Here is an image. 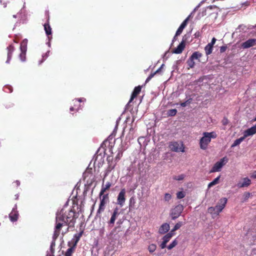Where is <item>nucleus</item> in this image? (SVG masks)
Listing matches in <instances>:
<instances>
[{"mask_svg":"<svg viewBox=\"0 0 256 256\" xmlns=\"http://www.w3.org/2000/svg\"><path fill=\"white\" fill-rule=\"evenodd\" d=\"M217 134L214 132H204L202 134V136L200 140V146L201 149L205 150L207 148L212 138H215Z\"/></svg>","mask_w":256,"mask_h":256,"instance_id":"nucleus-2","label":"nucleus"},{"mask_svg":"<svg viewBox=\"0 0 256 256\" xmlns=\"http://www.w3.org/2000/svg\"><path fill=\"white\" fill-rule=\"evenodd\" d=\"M26 52H23V50H21V53L20 54V58L22 62H24L26 60Z\"/></svg>","mask_w":256,"mask_h":256,"instance_id":"nucleus-34","label":"nucleus"},{"mask_svg":"<svg viewBox=\"0 0 256 256\" xmlns=\"http://www.w3.org/2000/svg\"><path fill=\"white\" fill-rule=\"evenodd\" d=\"M183 224V223L182 222H178L174 226V228L170 231V232H172L173 233H174V231H176V230L179 229L181 226H182Z\"/></svg>","mask_w":256,"mask_h":256,"instance_id":"nucleus-29","label":"nucleus"},{"mask_svg":"<svg viewBox=\"0 0 256 256\" xmlns=\"http://www.w3.org/2000/svg\"><path fill=\"white\" fill-rule=\"evenodd\" d=\"M28 40L25 39L23 40L20 45V50H23V52L26 51V45H27Z\"/></svg>","mask_w":256,"mask_h":256,"instance_id":"nucleus-21","label":"nucleus"},{"mask_svg":"<svg viewBox=\"0 0 256 256\" xmlns=\"http://www.w3.org/2000/svg\"><path fill=\"white\" fill-rule=\"evenodd\" d=\"M74 251V248L71 247L69 248H68L66 252V256H72V254L73 253Z\"/></svg>","mask_w":256,"mask_h":256,"instance_id":"nucleus-30","label":"nucleus"},{"mask_svg":"<svg viewBox=\"0 0 256 256\" xmlns=\"http://www.w3.org/2000/svg\"><path fill=\"white\" fill-rule=\"evenodd\" d=\"M169 148L174 152H184V148L182 142H172L168 144Z\"/></svg>","mask_w":256,"mask_h":256,"instance_id":"nucleus-3","label":"nucleus"},{"mask_svg":"<svg viewBox=\"0 0 256 256\" xmlns=\"http://www.w3.org/2000/svg\"><path fill=\"white\" fill-rule=\"evenodd\" d=\"M141 90V87L140 86H136L134 88V90L132 94L130 99L129 102H132V100L135 98L137 95L140 93Z\"/></svg>","mask_w":256,"mask_h":256,"instance_id":"nucleus-16","label":"nucleus"},{"mask_svg":"<svg viewBox=\"0 0 256 256\" xmlns=\"http://www.w3.org/2000/svg\"><path fill=\"white\" fill-rule=\"evenodd\" d=\"M255 133H256V126H253L244 132L243 137L246 138L248 136H252Z\"/></svg>","mask_w":256,"mask_h":256,"instance_id":"nucleus-11","label":"nucleus"},{"mask_svg":"<svg viewBox=\"0 0 256 256\" xmlns=\"http://www.w3.org/2000/svg\"><path fill=\"white\" fill-rule=\"evenodd\" d=\"M228 162V158L226 156L221 158L220 161L216 162L214 164L212 170H210V172H214L220 171L222 166H224Z\"/></svg>","mask_w":256,"mask_h":256,"instance_id":"nucleus-4","label":"nucleus"},{"mask_svg":"<svg viewBox=\"0 0 256 256\" xmlns=\"http://www.w3.org/2000/svg\"><path fill=\"white\" fill-rule=\"evenodd\" d=\"M68 230V228H66L65 231L62 230V234H64V233L66 232Z\"/></svg>","mask_w":256,"mask_h":256,"instance_id":"nucleus-47","label":"nucleus"},{"mask_svg":"<svg viewBox=\"0 0 256 256\" xmlns=\"http://www.w3.org/2000/svg\"><path fill=\"white\" fill-rule=\"evenodd\" d=\"M184 210V207L182 204L176 206L171 210V216L172 219L174 220L178 218Z\"/></svg>","mask_w":256,"mask_h":256,"instance_id":"nucleus-7","label":"nucleus"},{"mask_svg":"<svg viewBox=\"0 0 256 256\" xmlns=\"http://www.w3.org/2000/svg\"><path fill=\"white\" fill-rule=\"evenodd\" d=\"M208 213L212 215V217H214L215 216H216L215 207H210L208 210Z\"/></svg>","mask_w":256,"mask_h":256,"instance_id":"nucleus-26","label":"nucleus"},{"mask_svg":"<svg viewBox=\"0 0 256 256\" xmlns=\"http://www.w3.org/2000/svg\"><path fill=\"white\" fill-rule=\"evenodd\" d=\"M79 240V238H76V242H75V244H76L78 242V241Z\"/></svg>","mask_w":256,"mask_h":256,"instance_id":"nucleus-49","label":"nucleus"},{"mask_svg":"<svg viewBox=\"0 0 256 256\" xmlns=\"http://www.w3.org/2000/svg\"><path fill=\"white\" fill-rule=\"evenodd\" d=\"M251 184V180L248 178H242L237 184V186L239 188L248 187Z\"/></svg>","mask_w":256,"mask_h":256,"instance_id":"nucleus-10","label":"nucleus"},{"mask_svg":"<svg viewBox=\"0 0 256 256\" xmlns=\"http://www.w3.org/2000/svg\"><path fill=\"white\" fill-rule=\"evenodd\" d=\"M185 47V44L184 41L182 42L173 51V53L179 54L182 52Z\"/></svg>","mask_w":256,"mask_h":256,"instance_id":"nucleus-13","label":"nucleus"},{"mask_svg":"<svg viewBox=\"0 0 256 256\" xmlns=\"http://www.w3.org/2000/svg\"><path fill=\"white\" fill-rule=\"evenodd\" d=\"M18 212L17 211H16L14 208L12 212L10 213L9 215V217L12 222L16 221L18 218Z\"/></svg>","mask_w":256,"mask_h":256,"instance_id":"nucleus-17","label":"nucleus"},{"mask_svg":"<svg viewBox=\"0 0 256 256\" xmlns=\"http://www.w3.org/2000/svg\"><path fill=\"white\" fill-rule=\"evenodd\" d=\"M176 112H177V110L176 109H172V110H170L168 112V114L170 116H174L176 114Z\"/></svg>","mask_w":256,"mask_h":256,"instance_id":"nucleus-33","label":"nucleus"},{"mask_svg":"<svg viewBox=\"0 0 256 256\" xmlns=\"http://www.w3.org/2000/svg\"><path fill=\"white\" fill-rule=\"evenodd\" d=\"M156 246L154 244H150L148 246V250L150 252H153L156 250Z\"/></svg>","mask_w":256,"mask_h":256,"instance_id":"nucleus-31","label":"nucleus"},{"mask_svg":"<svg viewBox=\"0 0 256 256\" xmlns=\"http://www.w3.org/2000/svg\"><path fill=\"white\" fill-rule=\"evenodd\" d=\"M220 178V176H218L217 178H216L214 180H212V182H210L208 184V188H210L212 186L218 184L219 182Z\"/></svg>","mask_w":256,"mask_h":256,"instance_id":"nucleus-23","label":"nucleus"},{"mask_svg":"<svg viewBox=\"0 0 256 256\" xmlns=\"http://www.w3.org/2000/svg\"><path fill=\"white\" fill-rule=\"evenodd\" d=\"M174 233H173L172 232H170L163 237V241L167 243L170 240L172 237L174 235Z\"/></svg>","mask_w":256,"mask_h":256,"instance_id":"nucleus-20","label":"nucleus"},{"mask_svg":"<svg viewBox=\"0 0 256 256\" xmlns=\"http://www.w3.org/2000/svg\"><path fill=\"white\" fill-rule=\"evenodd\" d=\"M190 16V15H189L182 22V23L180 25L183 26L185 28L188 24V22Z\"/></svg>","mask_w":256,"mask_h":256,"instance_id":"nucleus-41","label":"nucleus"},{"mask_svg":"<svg viewBox=\"0 0 256 256\" xmlns=\"http://www.w3.org/2000/svg\"><path fill=\"white\" fill-rule=\"evenodd\" d=\"M8 58H7V60L6 61V63L8 64L10 62V59H11L12 56V52L14 50V47L12 46H9L8 48Z\"/></svg>","mask_w":256,"mask_h":256,"instance_id":"nucleus-19","label":"nucleus"},{"mask_svg":"<svg viewBox=\"0 0 256 256\" xmlns=\"http://www.w3.org/2000/svg\"><path fill=\"white\" fill-rule=\"evenodd\" d=\"M130 204H131L132 202H133L134 204V198H130Z\"/></svg>","mask_w":256,"mask_h":256,"instance_id":"nucleus-46","label":"nucleus"},{"mask_svg":"<svg viewBox=\"0 0 256 256\" xmlns=\"http://www.w3.org/2000/svg\"><path fill=\"white\" fill-rule=\"evenodd\" d=\"M178 244V242L176 240H174L168 247V250H171Z\"/></svg>","mask_w":256,"mask_h":256,"instance_id":"nucleus-36","label":"nucleus"},{"mask_svg":"<svg viewBox=\"0 0 256 256\" xmlns=\"http://www.w3.org/2000/svg\"><path fill=\"white\" fill-rule=\"evenodd\" d=\"M212 47L213 46H212L208 44L205 47V51L206 54L207 55H208L212 53Z\"/></svg>","mask_w":256,"mask_h":256,"instance_id":"nucleus-24","label":"nucleus"},{"mask_svg":"<svg viewBox=\"0 0 256 256\" xmlns=\"http://www.w3.org/2000/svg\"><path fill=\"white\" fill-rule=\"evenodd\" d=\"M184 178V174H180L178 176H174L173 177V179L176 180H182Z\"/></svg>","mask_w":256,"mask_h":256,"instance_id":"nucleus-39","label":"nucleus"},{"mask_svg":"<svg viewBox=\"0 0 256 256\" xmlns=\"http://www.w3.org/2000/svg\"><path fill=\"white\" fill-rule=\"evenodd\" d=\"M244 140L243 136L236 140L232 145V147H234L240 144Z\"/></svg>","mask_w":256,"mask_h":256,"instance_id":"nucleus-22","label":"nucleus"},{"mask_svg":"<svg viewBox=\"0 0 256 256\" xmlns=\"http://www.w3.org/2000/svg\"><path fill=\"white\" fill-rule=\"evenodd\" d=\"M13 17H14V18H16V15H14V16H13Z\"/></svg>","mask_w":256,"mask_h":256,"instance_id":"nucleus-52","label":"nucleus"},{"mask_svg":"<svg viewBox=\"0 0 256 256\" xmlns=\"http://www.w3.org/2000/svg\"><path fill=\"white\" fill-rule=\"evenodd\" d=\"M74 221V212L72 210L67 212L64 209H62L57 214L56 216V224L53 236V240L50 247V250L52 254L54 252V247L55 246V240L59 236L61 228L68 225L69 226H72Z\"/></svg>","mask_w":256,"mask_h":256,"instance_id":"nucleus-1","label":"nucleus"},{"mask_svg":"<svg viewBox=\"0 0 256 256\" xmlns=\"http://www.w3.org/2000/svg\"><path fill=\"white\" fill-rule=\"evenodd\" d=\"M83 99H84V98H79V99L78 100V102H82V100H83Z\"/></svg>","mask_w":256,"mask_h":256,"instance_id":"nucleus-50","label":"nucleus"},{"mask_svg":"<svg viewBox=\"0 0 256 256\" xmlns=\"http://www.w3.org/2000/svg\"><path fill=\"white\" fill-rule=\"evenodd\" d=\"M250 194L249 192H245L242 196V202L246 201L250 197Z\"/></svg>","mask_w":256,"mask_h":256,"instance_id":"nucleus-32","label":"nucleus"},{"mask_svg":"<svg viewBox=\"0 0 256 256\" xmlns=\"http://www.w3.org/2000/svg\"><path fill=\"white\" fill-rule=\"evenodd\" d=\"M112 160L113 158L111 156H108L107 158L108 166L106 170L104 179L108 174L114 168L116 165V162L115 161H113Z\"/></svg>","mask_w":256,"mask_h":256,"instance_id":"nucleus-5","label":"nucleus"},{"mask_svg":"<svg viewBox=\"0 0 256 256\" xmlns=\"http://www.w3.org/2000/svg\"><path fill=\"white\" fill-rule=\"evenodd\" d=\"M167 243L166 242H165L163 241L162 242L161 244H160V247L162 248H166V244Z\"/></svg>","mask_w":256,"mask_h":256,"instance_id":"nucleus-43","label":"nucleus"},{"mask_svg":"<svg viewBox=\"0 0 256 256\" xmlns=\"http://www.w3.org/2000/svg\"><path fill=\"white\" fill-rule=\"evenodd\" d=\"M164 64H162L161 67L158 68L156 72H154V73H152L151 74L148 76V78H146V82H149L150 80L153 78L154 76L156 74V73L158 72L161 69V68L163 66Z\"/></svg>","mask_w":256,"mask_h":256,"instance_id":"nucleus-27","label":"nucleus"},{"mask_svg":"<svg viewBox=\"0 0 256 256\" xmlns=\"http://www.w3.org/2000/svg\"><path fill=\"white\" fill-rule=\"evenodd\" d=\"M109 199L108 194H104L102 196V198L100 199V202L98 210V213L100 214L103 212L105 209L106 204L108 202Z\"/></svg>","mask_w":256,"mask_h":256,"instance_id":"nucleus-8","label":"nucleus"},{"mask_svg":"<svg viewBox=\"0 0 256 256\" xmlns=\"http://www.w3.org/2000/svg\"><path fill=\"white\" fill-rule=\"evenodd\" d=\"M256 44V40L255 39H250L248 40L247 41L245 42H243L242 44V47L244 48H249L253 46H254Z\"/></svg>","mask_w":256,"mask_h":256,"instance_id":"nucleus-12","label":"nucleus"},{"mask_svg":"<svg viewBox=\"0 0 256 256\" xmlns=\"http://www.w3.org/2000/svg\"><path fill=\"white\" fill-rule=\"evenodd\" d=\"M227 198H220L216 206H215L216 210V215L218 216L219 214L222 212V210L224 208L226 202Z\"/></svg>","mask_w":256,"mask_h":256,"instance_id":"nucleus-6","label":"nucleus"},{"mask_svg":"<svg viewBox=\"0 0 256 256\" xmlns=\"http://www.w3.org/2000/svg\"><path fill=\"white\" fill-rule=\"evenodd\" d=\"M44 28L46 32V33L47 35L51 34H52V29L50 26V25L48 24H44Z\"/></svg>","mask_w":256,"mask_h":256,"instance_id":"nucleus-25","label":"nucleus"},{"mask_svg":"<svg viewBox=\"0 0 256 256\" xmlns=\"http://www.w3.org/2000/svg\"><path fill=\"white\" fill-rule=\"evenodd\" d=\"M126 190L124 188L122 189L120 193L118 194V196L117 198V203L118 204H119L120 206H122L125 202L126 201Z\"/></svg>","mask_w":256,"mask_h":256,"instance_id":"nucleus-9","label":"nucleus"},{"mask_svg":"<svg viewBox=\"0 0 256 256\" xmlns=\"http://www.w3.org/2000/svg\"><path fill=\"white\" fill-rule=\"evenodd\" d=\"M202 54L198 52H195L192 55L190 58L192 60H196L200 58Z\"/></svg>","mask_w":256,"mask_h":256,"instance_id":"nucleus-28","label":"nucleus"},{"mask_svg":"<svg viewBox=\"0 0 256 256\" xmlns=\"http://www.w3.org/2000/svg\"><path fill=\"white\" fill-rule=\"evenodd\" d=\"M188 64L190 68H193L194 65V60L190 58L188 61Z\"/></svg>","mask_w":256,"mask_h":256,"instance_id":"nucleus-38","label":"nucleus"},{"mask_svg":"<svg viewBox=\"0 0 256 256\" xmlns=\"http://www.w3.org/2000/svg\"><path fill=\"white\" fill-rule=\"evenodd\" d=\"M111 186L112 184L109 182H107L104 186L102 185V188L100 193V196H102V195H104V192L108 190Z\"/></svg>","mask_w":256,"mask_h":256,"instance_id":"nucleus-18","label":"nucleus"},{"mask_svg":"<svg viewBox=\"0 0 256 256\" xmlns=\"http://www.w3.org/2000/svg\"><path fill=\"white\" fill-rule=\"evenodd\" d=\"M216 42V39L214 38H212L211 42L209 43L208 44H210V45H211L213 46V45L215 44Z\"/></svg>","mask_w":256,"mask_h":256,"instance_id":"nucleus-42","label":"nucleus"},{"mask_svg":"<svg viewBox=\"0 0 256 256\" xmlns=\"http://www.w3.org/2000/svg\"><path fill=\"white\" fill-rule=\"evenodd\" d=\"M186 194L184 192H179L176 194V197L178 199H181L185 196Z\"/></svg>","mask_w":256,"mask_h":256,"instance_id":"nucleus-35","label":"nucleus"},{"mask_svg":"<svg viewBox=\"0 0 256 256\" xmlns=\"http://www.w3.org/2000/svg\"><path fill=\"white\" fill-rule=\"evenodd\" d=\"M16 184H17V186H18L20 185V182H19V181L16 180Z\"/></svg>","mask_w":256,"mask_h":256,"instance_id":"nucleus-48","label":"nucleus"},{"mask_svg":"<svg viewBox=\"0 0 256 256\" xmlns=\"http://www.w3.org/2000/svg\"><path fill=\"white\" fill-rule=\"evenodd\" d=\"M170 228L169 224L164 223L160 226L158 232L161 234H165L169 230Z\"/></svg>","mask_w":256,"mask_h":256,"instance_id":"nucleus-14","label":"nucleus"},{"mask_svg":"<svg viewBox=\"0 0 256 256\" xmlns=\"http://www.w3.org/2000/svg\"><path fill=\"white\" fill-rule=\"evenodd\" d=\"M172 198V196L169 193H166L164 194V199L166 202H168Z\"/></svg>","mask_w":256,"mask_h":256,"instance_id":"nucleus-40","label":"nucleus"},{"mask_svg":"<svg viewBox=\"0 0 256 256\" xmlns=\"http://www.w3.org/2000/svg\"><path fill=\"white\" fill-rule=\"evenodd\" d=\"M222 123L224 125H226L228 124V120L226 118H224L222 120Z\"/></svg>","mask_w":256,"mask_h":256,"instance_id":"nucleus-44","label":"nucleus"},{"mask_svg":"<svg viewBox=\"0 0 256 256\" xmlns=\"http://www.w3.org/2000/svg\"><path fill=\"white\" fill-rule=\"evenodd\" d=\"M184 28V27L183 26L180 25L176 32V36L180 34Z\"/></svg>","mask_w":256,"mask_h":256,"instance_id":"nucleus-37","label":"nucleus"},{"mask_svg":"<svg viewBox=\"0 0 256 256\" xmlns=\"http://www.w3.org/2000/svg\"><path fill=\"white\" fill-rule=\"evenodd\" d=\"M119 213H118V208H116L114 210V211L113 212V214L111 216L110 220V224H113L114 223V222L116 220V218L117 216H118Z\"/></svg>","mask_w":256,"mask_h":256,"instance_id":"nucleus-15","label":"nucleus"},{"mask_svg":"<svg viewBox=\"0 0 256 256\" xmlns=\"http://www.w3.org/2000/svg\"><path fill=\"white\" fill-rule=\"evenodd\" d=\"M74 110V108H73V107H71V108H70V110Z\"/></svg>","mask_w":256,"mask_h":256,"instance_id":"nucleus-51","label":"nucleus"},{"mask_svg":"<svg viewBox=\"0 0 256 256\" xmlns=\"http://www.w3.org/2000/svg\"><path fill=\"white\" fill-rule=\"evenodd\" d=\"M187 104H188V101H186V102H184L181 103L180 104V106H182L184 107V106H186L187 105Z\"/></svg>","mask_w":256,"mask_h":256,"instance_id":"nucleus-45","label":"nucleus"}]
</instances>
